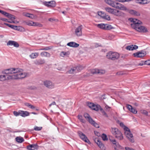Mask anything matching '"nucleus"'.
<instances>
[{
	"instance_id": "obj_1",
	"label": "nucleus",
	"mask_w": 150,
	"mask_h": 150,
	"mask_svg": "<svg viewBox=\"0 0 150 150\" xmlns=\"http://www.w3.org/2000/svg\"><path fill=\"white\" fill-rule=\"evenodd\" d=\"M129 20L132 22V23L131 24V27L137 31L143 33L148 32L147 29L145 27L140 25L142 24V23L141 21L132 18H130Z\"/></svg>"
},
{
	"instance_id": "obj_2",
	"label": "nucleus",
	"mask_w": 150,
	"mask_h": 150,
	"mask_svg": "<svg viewBox=\"0 0 150 150\" xmlns=\"http://www.w3.org/2000/svg\"><path fill=\"white\" fill-rule=\"evenodd\" d=\"M23 70L20 71L16 73V74L8 76V79H21L25 78L26 76V74L25 73L21 72Z\"/></svg>"
},
{
	"instance_id": "obj_3",
	"label": "nucleus",
	"mask_w": 150,
	"mask_h": 150,
	"mask_svg": "<svg viewBox=\"0 0 150 150\" xmlns=\"http://www.w3.org/2000/svg\"><path fill=\"white\" fill-rule=\"evenodd\" d=\"M112 134L116 138L119 140H122L123 137L120 131L116 128H112L111 130Z\"/></svg>"
},
{
	"instance_id": "obj_4",
	"label": "nucleus",
	"mask_w": 150,
	"mask_h": 150,
	"mask_svg": "<svg viewBox=\"0 0 150 150\" xmlns=\"http://www.w3.org/2000/svg\"><path fill=\"white\" fill-rule=\"evenodd\" d=\"M119 54L116 52L110 51L107 54L106 57L108 59L112 60L118 59L119 57Z\"/></svg>"
},
{
	"instance_id": "obj_5",
	"label": "nucleus",
	"mask_w": 150,
	"mask_h": 150,
	"mask_svg": "<svg viewBox=\"0 0 150 150\" xmlns=\"http://www.w3.org/2000/svg\"><path fill=\"white\" fill-rule=\"evenodd\" d=\"M21 71V69L19 68H11L2 71V73L3 74H5V75H9V74H16Z\"/></svg>"
},
{
	"instance_id": "obj_6",
	"label": "nucleus",
	"mask_w": 150,
	"mask_h": 150,
	"mask_svg": "<svg viewBox=\"0 0 150 150\" xmlns=\"http://www.w3.org/2000/svg\"><path fill=\"white\" fill-rule=\"evenodd\" d=\"M84 117L87 120L91 125H93L96 128H99V126L98 124L96 123L90 117L89 115L87 113H84Z\"/></svg>"
},
{
	"instance_id": "obj_7",
	"label": "nucleus",
	"mask_w": 150,
	"mask_h": 150,
	"mask_svg": "<svg viewBox=\"0 0 150 150\" xmlns=\"http://www.w3.org/2000/svg\"><path fill=\"white\" fill-rule=\"evenodd\" d=\"M42 4L49 8L54 7L56 5V3L54 1H44L42 2Z\"/></svg>"
},
{
	"instance_id": "obj_8",
	"label": "nucleus",
	"mask_w": 150,
	"mask_h": 150,
	"mask_svg": "<svg viewBox=\"0 0 150 150\" xmlns=\"http://www.w3.org/2000/svg\"><path fill=\"white\" fill-rule=\"evenodd\" d=\"M78 133L80 138L86 142L88 143V144H90L91 143L90 142L88 139L87 137L82 132L80 131H79L78 132Z\"/></svg>"
},
{
	"instance_id": "obj_9",
	"label": "nucleus",
	"mask_w": 150,
	"mask_h": 150,
	"mask_svg": "<svg viewBox=\"0 0 150 150\" xmlns=\"http://www.w3.org/2000/svg\"><path fill=\"white\" fill-rule=\"evenodd\" d=\"M146 54V52L145 51L141 50L133 53V55L135 57L141 58L145 56Z\"/></svg>"
},
{
	"instance_id": "obj_10",
	"label": "nucleus",
	"mask_w": 150,
	"mask_h": 150,
	"mask_svg": "<svg viewBox=\"0 0 150 150\" xmlns=\"http://www.w3.org/2000/svg\"><path fill=\"white\" fill-rule=\"evenodd\" d=\"M113 7L122 10L126 11L127 10V8L124 6L123 5L121 4L118 2H115L114 3Z\"/></svg>"
},
{
	"instance_id": "obj_11",
	"label": "nucleus",
	"mask_w": 150,
	"mask_h": 150,
	"mask_svg": "<svg viewBox=\"0 0 150 150\" xmlns=\"http://www.w3.org/2000/svg\"><path fill=\"white\" fill-rule=\"evenodd\" d=\"M39 146L37 144H29L27 146V149L28 150H37Z\"/></svg>"
},
{
	"instance_id": "obj_12",
	"label": "nucleus",
	"mask_w": 150,
	"mask_h": 150,
	"mask_svg": "<svg viewBox=\"0 0 150 150\" xmlns=\"http://www.w3.org/2000/svg\"><path fill=\"white\" fill-rule=\"evenodd\" d=\"M82 25H80L77 28L75 31V34L78 36H80L82 35Z\"/></svg>"
},
{
	"instance_id": "obj_13",
	"label": "nucleus",
	"mask_w": 150,
	"mask_h": 150,
	"mask_svg": "<svg viewBox=\"0 0 150 150\" xmlns=\"http://www.w3.org/2000/svg\"><path fill=\"white\" fill-rule=\"evenodd\" d=\"M91 73L92 74H102L105 73V71L103 70H99L97 69H93L91 71Z\"/></svg>"
},
{
	"instance_id": "obj_14",
	"label": "nucleus",
	"mask_w": 150,
	"mask_h": 150,
	"mask_svg": "<svg viewBox=\"0 0 150 150\" xmlns=\"http://www.w3.org/2000/svg\"><path fill=\"white\" fill-rule=\"evenodd\" d=\"M44 84L46 87L48 88H54V84L49 81H44Z\"/></svg>"
},
{
	"instance_id": "obj_15",
	"label": "nucleus",
	"mask_w": 150,
	"mask_h": 150,
	"mask_svg": "<svg viewBox=\"0 0 150 150\" xmlns=\"http://www.w3.org/2000/svg\"><path fill=\"white\" fill-rule=\"evenodd\" d=\"M125 134L126 137L129 139L130 141L132 143L134 142L133 135L131 132H129V133L125 132Z\"/></svg>"
},
{
	"instance_id": "obj_16",
	"label": "nucleus",
	"mask_w": 150,
	"mask_h": 150,
	"mask_svg": "<svg viewBox=\"0 0 150 150\" xmlns=\"http://www.w3.org/2000/svg\"><path fill=\"white\" fill-rule=\"evenodd\" d=\"M7 46L13 45L16 47H18L19 46V45L17 42L13 40H9L7 43Z\"/></svg>"
},
{
	"instance_id": "obj_17",
	"label": "nucleus",
	"mask_w": 150,
	"mask_h": 150,
	"mask_svg": "<svg viewBox=\"0 0 150 150\" xmlns=\"http://www.w3.org/2000/svg\"><path fill=\"white\" fill-rule=\"evenodd\" d=\"M95 142L100 149L102 150L105 149L104 145L100 140L98 139H96L95 140Z\"/></svg>"
},
{
	"instance_id": "obj_18",
	"label": "nucleus",
	"mask_w": 150,
	"mask_h": 150,
	"mask_svg": "<svg viewBox=\"0 0 150 150\" xmlns=\"http://www.w3.org/2000/svg\"><path fill=\"white\" fill-rule=\"evenodd\" d=\"M138 48V46L135 45H132L126 46L125 49L129 50H133L137 49Z\"/></svg>"
},
{
	"instance_id": "obj_19",
	"label": "nucleus",
	"mask_w": 150,
	"mask_h": 150,
	"mask_svg": "<svg viewBox=\"0 0 150 150\" xmlns=\"http://www.w3.org/2000/svg\"><path fill=\"white\" fill-rule=\"evenodd\" d=\"M67 45L73 47H77L79 46V44L74 42H71L67 43Z\"/></svg>"
},
{
	"instance_id": "obj_20",
	"label": "nucleus",
	"mask_w": 150,
	"mask_h": 150,
	"mask_svg": "<svg viewBox=\"0 0 150 150\" xmlns=\"http://www.w3.org/2000/svg\"><path fill=\"white\" fill-rule=\"evenodd\" d=\"M19 114H20V115L22 117H25L26 116H29L30 115V113L27 111L20 110Z\"/></svg>"
},
{
	"instance_id": "obj_21",
	"label": "nucleus",
	"mask_w": 150,
	"mask_h": 150,
	"mask_svg": "<svg viewBox=\"0 0 150 150\" xmlns=\"http://www.w3.org/2000/svg\"><path fill=\"white\" fill-rule=\"evenodd\" d=\"M45 62V60L44 59H40L36 60L35 63L36 65H40L43 64Z\"/></svg>"
},
{
	"instance_id": "obj_22",
	"label": "nucleus",
	"mask_w": 150,
	"mask_h": 150,
	"mask_svg": "<svg viewBox=\"0 0 150 150\" xmlns=\"http://www.w3.org/2000/svg\"><path fill=\"white\" fill-rule=\"evenodd\" d=\"M79 68V67H74L71 68L70 70H69L68 71V72L69 74H73L74 73H76V69H78Z\"/></svg>"
},
{
	"instance_id": "obj_23",
	"label": "nucleus",
	"mask_w": 150,
	"mask_h": 150,
	"mask_svg": "<svg viewBox=\"0 0 150 150\" xmlns=\"http://www.w3.org/2000/svg\"><path fill=\"white\" fill-rule=\"evenodd\" d=\"M137 3L142 4H146L150 2V0H137Z\"/></svg>"
},
{
	"instance_id": "obj_24",
	"label": "nucleus",
	"mask_w": 150,
	"mask_h": 150,
	"mask_svg": "<svg viewBox=\"0 0 150 150\" xmlns=\"http://www.w3.org/2000/svg\"><path fill=\"white\" fill-rule=\"evenodd\" d=\"M11 75H0V81H4L6 79H9L8 78V76Z\"/></svg>"
},
{
	"instance_id": "obj_25",
	"label": "nucleus",
	"mask_w": 150,
	"mask_h": 150,
	"mask_svg": "<svg viewBox=\"0 0 150 150\" xmlns=\"http://www.w3.org/2000/svg\"><path fill=\"white\" fill-rule=\"evenodd\" d=\"M16 142L19 143H21L24 141L23 138L21 137H17L16 138Z\"/></svg>"
},
{
	"instance_id": "obj_26",
	"label": "nucleus",
	"mask_w": 150,
	"mask_h": 150,
	"mask_svg": "<svg viewBox=\"0 0 150 150\" xmlns=\"http://www.w3.org/2000/svg\"><path fill=\"white\" fill-rule=\"evenodd\" d=\"M129 13L132 15H136L137 16H139L140 15L139 13L136 11L132 10H130L129 12Z\"/></svg>"
},
{
	"instance_id": "obj_27",
	"label": "nucleus",
	"mask_w": 150,
	"mask_h": 150,
	"mask_svg": "<svg viewBox=\"0 0 150 150\" xmlns=\"http://www.w3.org/2000/svg\"><path fill=\"white\" fill-rule=\"evenodd\" d=\"M105 2L108 4L110 6L114 7V4L115 1H111L110 0H105Z\"/></svg>"
},
{
	"instance_id": "obj_28",
	"label": "nucleus",
	"mask_w": 150,
	"mask_h": 150,
	"mask_svg": "<svg viewBox=\"0 0 150 150\" xmlns=\"http://www.w3.org/2000/svg\"><path fill=\"white\" fill-rule=\"evenodd\" d=\"M114 28L111 25L108 24H105V30H109L111 29H114Z\"/></svg>"
},
{
	"instance_id": "obj_29",
	"label": "nucleus",
	"mask_w": 150,
	"mask_h": 150,
	"mask_svg": "<svg viewBox=\"0 0 150 150\" xmlns=\"http://www.w3.org/2000/svg\"><path fill=\"white\" fill-rule=\"evenodd\" d=\"M39 55L38 53H33L30 55V57L31 58L34 59L37 57Z\"/></svg>"
},
{
	"instance_id": "obj_30",
	"label": "nucleus",
	"mask_w": 150,
	"mask_h": 150,
	"mask_svg": "<svg viewBox=\"0 0 150 150\" xmlns=\"http://www.w3.org/2000/svg\"><path fill=\"white\" fill-rule=\"evenodd\" d=\"M41 55L42 56L50 57V54L46 52H43L41 53Z\"/></svg>"
},
{
	"instance_id": "obj_31",
	"label": "nucleus",
	"mask_w": 150,
	"mask_h": 150,
	"mask_svg": "<svg viewBox=\"0 0 150 150\" xmlns=\"http://www.w3.org/2000/svg\"><path fill=\"white\" fill-rule=\"evenodd\" d=\"M25 105L33 109H35V107L33 105H31L28 103H24Z\"/></svg>"
},
{
	"instance_id": "obj_32",
	"label": "nucleus",
	"mask_w": 150,
	"mask_h": 150,
	"mask_svg": "<svg viewBox=\"0 0 150 150\" xmlns=\"http://www.w3.org/2000/svg\"><path fill=\"white\" fill-rule=\"evenodd\" d=\"M114 11H116V16H123L124 13L121 11L117 10H115Z\"/></svg>"
},
{
	"instance_id": "obj_33",
	"label": "nucleus",
	"mask_w": 150,
	"mask_h": 150,
	"mask_svg": "<svg viewBox=\"0 0 150 150\" xmlns=\"http://www.w3.org/2000/svg\"><path fill=\"white\" fill-rule=\"evenodd\" d=\"M78 117V119L81 122L84 123H86V120L83 119V117L81 115H79Z\"/></svg>"
},
{
	"instance_id": "obj_34",
	"label": "nucleus",
	"mask_w": 150,
	"mask_h": 150,
	"mask_svg": "<svg viewBox=\"0 0 150 150\" xmlns=\"http://www.w3.org/2000/svg\"><path fill=\"white\" fill-rule=\"evenodd\" d=\"M100 106L98 105H96L94 104V107H93L92 109V110L98 111V110Z\"/></svg>"
},
{
	"instance_id": "obj_35",
	"label": "nucleus",
	"mask_w": 150,
	"mask_h": 150,
	"mask_svg": "<svg viewBox=\"0 0 150 150\" xmlns=\"http://www.w3.org/2000/svg\"><path fill=\"white\" fill-rule=\"evenodd\" d=\"M105 24L103 23L99 24L97 25V26L99 28L105 30Z\"/></svg>"
},
{
	"instance_id": "obj_36",
	"label": "nucleus",
	"mask_w": 150,
	"mask_h": 150,
	"mask_svg": "<svg viewBox=\"0 0 150 150\" xmlns=\"http://www.w3.org/2000/svg\"><path fill=\"white\" fill-rule=\"evenodd\" d=\"M114 9H112L110 7H106L105 8L106 11L109 13L112 14Z\"/></svg>"
},
{
	"instance_id": "obj_37",
	"label": "nucleus",
	"mask_w": 150,
	"mask_h": 150,
	"mask_svg": "<svg viewBox=\"0 0 150 150\" xmlns=\"http://www.w3.org/2000/svg\"><path fill=\"white\" fill-rule=\"evenodd\" d=\"M16 30L21 32L24 31L25 30V29L23 27L20 26H17Z\"/></svg>"
},
{
	"instance_id": "obj_38",
	"label": "nucleus",
	"mask_w": 150,
	"mask_h": 150,
	"mask_svg": "<svg viewBox=\"0 0 150 150\" xmlns=\"http://www.w3.org/2000/svg\"><path fill=\"white\" fill-rule=\"evenodd\" d=\"M8 18H10L12 21H14L16 18L15 16H14L10 13H9Z\"/></svg>"
},
{
	"instance_id": "obj_39",
	"label": "nucleus",
	"mask_w": 150,
	"mask_h": 150,
	"mask_svg": "<svg viewBox=\"0 0 150 150\" xmlns=\"http://www.w3.org/2000/svg\"><path fill=\"white\" fill-rule=\"evenodd\" d=\"M52 48V46H47L45 47L42 49H41L40 50H47L51 49Z\"/></svg>"
},
{
	"instance_id": "obj_40",
	"label": "nucleus",
	"mask_w": 150,
	"mask_h": 150,
	"mask_svg": "<svg viewBox=\"0 0 150 150\" xmlns=\"http://www.w3.org/2000/svg\"><path fill=\"white\" fill-rule=\"evenodd\" d=\"M94 104L90 102H87V105L91 109L93 107H94Z\"/></svg>"
},
{
	"instance_id": "obj_41",
	"label": "nucleus",
	"mask_w": 150,
	"mask_h": 150,
	"mask_svg": "<svg viewBox=\"0 0 150 150\" xmlns=\"http://www.w3.org/2000/svg\"><path fill=\"white\" fill-rule=\"evenodd\" d=\"M102 138L103 140L104 141H106L108 140L107 135L105 134H102Z\"/></svg>"
},
{
	"instance_id": "obj_42",
	"label": "nucleus",
	"mask_w": 150,
	"mask_h": 150,
	"mask_svg": "<svg viewBox=\"0 0 150 150\" xmlns=\"http://www.w3.org/2000/svg\"><path fill=\"white\" fill-rule=\"evenodd\" d=\"M123 128L125 131V132L129 133V132H131L130 129L127 127L126 126L124 127Z\"/></svg>"
},
{
	"instance_id": "obj_43",
	"label": "nucleus",
	"mask_w": 150,
	"mask_h": 150,
	"mask_svg": "<svg viewBox=\"0 0 150 150\" xmlns=\"http://www.w3.org/2000/svg\"><path fill=\"white\" fill-rule=\"evenodd\" d=\"M115 146L116 147H115L114 149L115 150H118L117 148H119L120 149H122V147L118 143H117L115 144Z\"/></svg>"
},
{
	"instance_id": "obj_44",
	"label": "nucleus",
	"mask_w": 150,
	"mask_h": 150,
	"mask_svg": "<svg viewBox=\"0 0 150 150\" xmlns=\"http://www.w3.org/2000/svg\"><path fill=\"white\" fill-rule=\"evenodd\" d=\"M25 16L27 17H29L32 18L33 17V15L29 13H26L25 14Z\"/></svg>"
},
{
	"instance_id": "obj_45",
	"label": "nucleus",
	"mask_w": 150,
	"mask_h": 150,
	"mask_svg": "<svg viewBox=\"0 0 150 150\" xmlns=\"http://www.w3.org/2000/svg\"><path fill=\"white\" fill-rule=\"evenodd\" d=\"M103 19L107 20L108 21H110V16L108 15H107L106 14H105Z\"/></svg>"
},
{
	"instance_id": "obj_46",
	"label": "nucleus",
	"mask_w": 150,
	"mask_h": 150,
	"mask_svg": "<svg viewBox=\"0 0 150 150\" xmlns=\"http://www.w3.org/2000/svg\"><path fill=\"white\" fill-rule=\"evenodd\" d=\"M42 127H38L37 126H35L34 128V130L35 131H38L41 130Z\"/></svg>"
},
{
	"instance_id": "obj_47",
	"label": "nucleus",
	"mask_w": 150,
	"mask_h": 150,
	"mask_svg": "<svg viewBox=\"0 0 150 150\" xmlns=\"http://www.w3.org/2000/svg\"><path fill=\"white\" fill-rule=\"evenodd\" d=\"M19 112H20V110H19L18 112L16 111H14L13 112V114L16 116H18V115H20Z\"/></svg>"
},
{
	"instance_id": "obj_48",
	"label": "nucleus",
	"mask_w": 150,
	"mask_h": 150,
	"mask_svg": "<svg viewBox=\"0 0 150 150\" xmlns=\"http://www.w3.org/2000/svg\"><path fill=\"white\" fill-rule=\"evenodd\" d=\"M25 24L28 25L29 26H33V22H26L25 21L24 22Z\"/></svg>"
},
{
	"instance_id": "obj_49",
	"label": "nucleus",
	"mask_w": 150,
	"mask_h": 150,
	"mask_svg": "<svg viewBox=\"0 0 150 150\" xmlns=\"http://www.w3.org/2000/svg\"><path fill=\"white\" fill-rule=\"evenodd\" d=\"M1 14L4 15V16H5L8 17L9 15V13H7L5 11H3L1 13Z\"/></svg>"
},
{
	"instance_id": "obj_50",
	"label": "nucleus",
	"mask_w": 150,
	"mask_h": 150,
	"mask_svg": "<svg viewBox=\"0 0 150 150\" xmlns=\"http://www.w3.org/2000/svg\"><path fill=\"white\" fill-rule=\"evenodd\" d=\"M131 112L134 114H136L137 112V111L135 108H132L130 111Z\"/></svg>"
},
{
	"instance_id": "obj_51",
	"label": "nucleus",
	"mask_w": 150,
	"mask_h": 150,
	"mask_svg": "<svg viewBox=\"0 0 150 150\" xmlns=\"http://www.w3.org/2000/svg\"><path fill=\"white\" fill-rule=\"evenodd\" d=\"M10 27L13 29L16 30L17 26L10 25Z\"/></svg>"
},
{
	"instance_id": "obj_52",
	"label": "nucleus",
	"mask_w": 150,
	"mask_h": 150,
	"mask_svg": "<svg viewBox=\"0 0 150 150\" xmlns=\"http://www.w3.org/2000/svg\"><path fill=\"white\" fill-rule=\"evenodd\" d=\"M76 67H79V68L78 69H76V70L78 71H80L81 70L83 69V67L82 66H78Z\"/></svg>"
},
{
	"instance_id": "obj_53",
	"label": "nucleus",
	"mask_w": 150,
	"mask_h": 150,
	"mask_svg": "<svg viewBox=\"0 0 150 150\" xmlns=\"http://www.w3.org/2000/svg\"><path fill=\"white\" fill-rule=\"evenodd\" d=\"M141 112L142 113L146 115H148V112L146 110H143Z\"/></svg>"
},
{
	"instance_id": "obj_54",
	"label": "nucleus",
	"mask_w": 150,
	"mask_h": 150,
	"mask_svg": "<svg viewBox=\"0 0 150 150\" xmlns=\"http://www.w3.org/2000/svg\"><path fill=\"white\" fill-rule=\"evenodd\" d=\"M127 108L129 111H130V110H131V109H132V106H131L130 105H127Z\"/></svg>"
},
{
	"instance_id": "obj_55",
	"label": "nucleus",
	"mask_w": 150,
	"mask_h": 150,
	"mask_svg": "<svg viewBox=\"0 0 150 150\" xmlns=\"http://www.w3.org/2000/svg\"><path fill=\"white\" fill-rule=\"evenodd\" d=\"M150 61L149 60H146L145 61V64L150 65Z\"/></svg>"
},
{
	"instance_id": "obj_56",
	"label": "nucleus",
	"mask_w": 150,
	"mask_h": 150,
	"mask_svg": "<svg viewBox=\"0 0 150 150\" xmlns=\"http://www.w3.org/2000/svg\"><path fill=\"white\" fill-rule=\"evenodd\" d=\"M116 1H118L122 2H125V1H130V0H115Z\"/></svg>"
},
{
	"instance_id": "obj_57",
	"label": "nucleus",
	"mask_w": 150,
	"mask_h": 150,
	"mask_svg": "<svg viewBox=\"0 0 150 150\" xmlns=\"http://www.w3.org/2000/svg\"><path fill=\"white\" fill-rule=\"evenodd\" d=\"M116 75H123V73L121 71H119L116 73Z\"/></svg>"
},
{
	"instance_id": "obj_58",
	"label": "nucleus",
	"mask_w": 150,
	"mask_h": 150,
	"mask_svg": "<svg viewBox=\"0 0 150 150\" xmlns=\"http://www.w3.org/2000/svg\"><path fill=\"white\" fill-rule=\"evenodd\" d=\"M103 13L104 12L102 11H98V15L100 16H101Z\"/></svg>"
},
{
	"instance_id": "obj_59",
	"label": "nucleus",
	"mask_w": 150,
	"mask_h": 150,
	"mask_svg": "<svg viewBox=\"0 0 150 150\" xmlns=\"http://www.w3.org/2000/svg\"><path fill=\"white\" fill-rule=\"evenodd\" d=\"M0 20H1L2 21L7 22L8 21V19L5 18H0Z\"/></svg>"
},
{
	"instance_id": "obj_60",
	"label": "nucleus",
	"mask_w": 150,
	"mask_h": 150,
	"mask_svg": "<svg viewBox=\"0 0 150 150\" xmlns=\"http://www.w3.org/2000/svg\"><path fill=\"white\" fill-rule=\"evenodd\" d=\"M120 126L123 128L124 127H125V125H124L123 123H122V122H121L120 123Z\"/></svg>"
},
{
	"instance_id": "obj_61",
	"label": "nucleus",
	"mask_w": 150,
	"mask_h": 150,
	"mask_svg": "<svg viewBox=\"0 0 150 150\" xmlns=\"http://www.w3.org/2000/svg\"><path fill=\"white\" fill-rule=\"evenodd\" d=\"M111 142H112V143L114 144H116V143H117L116 140L115 139L112 140H111Z\"/></svg>"
},
{
	"instance_id": "obj_62",
	"label": "nucleus",
	"mask_w": 150,
	"mask_h": 150,
	"mask_svg": "<svg viewBox=\"0 0 150 150\" xmlns=\"http://www.w3.org/2000/svg\"><path fill=\"white\" fill-rule=\"evenodd\" d=\"M38 23H34L33 22V26H38Z\"/></svg>"
},
{
	"instance_id": "obj_63",
	"label": "nucleus",
	"mask_w": 150,
	"mask_h": 150,
	"mask_svg": "<svg viewBox=\"0 0 150 150\" xmlns=\"http://www.w3.org/2000/svg\"><path fill=\"white\" fill-rule=\"evenodd\" d=\"M144 64H145V62H144L143 61H142L141 62V63H140L139 64V66H142V65H143Z\"/></svg>"
},
{
	"instance_id": "obj_64",
	"label": "nucleus",
	"mask_w": 150,
	"mask_h": 150,
	"mask_svg": "<svg viewBox=\"0 0 150 150\" xmlns=\"http://www.w3.org/2000/svg\"><path fill=\"white\" fill-rule=\"evenodd\" d=\"M56 103L54 101L52 102L49 105V107H51L52 105H56Z\"/></svg>"
}]
</instances>
